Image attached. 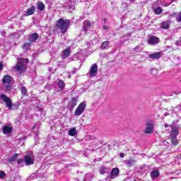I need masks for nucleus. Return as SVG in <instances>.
<instances>
[{"mask_svg":"<svg viewBox=\"0 0 181 181\" xmlns=\"http://www.w3.org/2000/svg\"><path fill=\"white\" fill-rule=\"evenodd\" d=\"M173 1H175V0H173Z\"/></svg>","mask_w":181,"mask_h":181,"instance_id":"46","label":"nucleus"},{"mask_svg":"<svg viewBox=\"0 0 181 181\" xmlns=\"http://www.w3.org/2000/svg\"><path fill=\"white\" fill-rule=\"evenodd\" d=\"M177 135H179V132H177V128L176 127L173 128L170 135V138H176Z\"/></svg>","mask_w":181,"mask_h":181,"instance_id":"15","label":"nucleus"},{"mask_svg":"<svg viewBox=\"0 0 181 181\" xmlns=\"http://www.w3.org/2000/svg\"><path fill=\"white\" fill-rule=\"evenodd\" d=\"M21 93H22L23 95H26V94L28 93V90H26V88L22 87Z\"/></svg>","mask_w":181,"mask_h":181,"instance_id":"31","label":"nucleus"},{"mask_svg":"<svg viewBox=\"0 0 181 181\" xmlns=\"http://www.w3.org/2000/svg\"><path fill=\"white\" fill-rule=\"evenodd\" d=\"M70 25V20H64L60 18L57 21V28L61 30L62 33H66L67 32V26Z\"/></svg>","mask_w":181,"mask_h":181,"instance_id":"1","label":"nucleus"},{"mask_svg":"<svg viewBox=\"0 0 181 181\" xmlns=\"http://www.w3.org/2000/svg\"><path fill=\"white\" fill-rule=\"evenodd\" d=\"M58 86L61 90H63V88H64V86H65L64 81H63L62 80L59 81Z\"/></svg>","mask_w":181,"mask_h":181,"instance_id":"26","label":"nucleus"},{"mask_svg":"<svg viewBox=\"0 0 181 181\" xmlns=\"http://www.w3.org/2000/svg\"><path fill=\"white\" fill-rule=\"evenodd\" d=\"M122 6L123 8H127L128 7V4H127L126 3H122Z\"/></svg>","mask_w":181,"mask_h":181,"instance_id":"37","label":"nucleus"},{"mask_svg":"<svg viewBox=\"0 0 181 181\" xmlns=\"http://www.w3.org/2000/svg\"><path fill=\"white\" fill-rule=\"evenodd\" d=\"M125 163L128 166H134V165H135V161L134 160H128L125 161Z\"/></svg>","mask_w":181,"mask_h":181,"instance_id":"25","label":"nucleus"},{"mask_svg":"<svg viewBox=\"0 0 181 181\" xmlns=\"http://www.w3.org/2000/svg\"><path fill=\"white\" fill-rule=\"evenodd\" d=\"M19 108V105L14 103L11 105V110H18Z\"/></svg>","mask_w":181,"mask_h":181,"instance_id":"30","label":"nucleus"},{"mask_svg":"<svg viewBox=\"0 0 181 181\" xmlns=\"http://www.w3.org/2000/svg\"><path fill=\"white\" fill-rule=\"evenodd\" d=\"M71 50V47H68L66 49L64 50V57H69L70 56V51Z\"/></svg>","mask_w":181,"mask_h":181,"instance_id":"20","label":"nucleus"},{"mask_svg":"<svg viewBox=\"0 0 181 181\" xmlns=\"http://www.w3.org/2000/svg\"><path fill=\"white\" fill-rule=\"evenodd\" d=\"M12 132V127L10 126H4L3 127V134L4 135H9Z\"/></svg>","mask_w":181,"mask_h":181,"instance_id":"13","label":"nucleus"},{"mask_svg":"<svg viewBox=\"0 0 181 181\" xmlns=\"http://www.w3.org/2000/svg\"><path fill=\"white\" fill-rule=\"evenodd\" d=\"M28 62H29V59H21L13 67L14 70L19 71L20 73H23L26 70L25 63H28Z\"/></svg>","mask_w":181,"mask_h":181,"instance_id":"2","label":"nucleus"},{"mask_svg":"<svg viewBox=\"0 0 181 181\" xmlns=\"http://www.w3.org/2000/svg\"><path fill=\"white\" fill-rule=\"evenodd\" d=\"M169 26H170V23L168 21H164L160 24V28L162 29H169Z\"/></svg>","mask_w":181,"mask_h":181,"instance_id":"19","label":"nucleus"},{"mask_svg":"<svg viewBox=\"0 0 181 181\" xmlns=\"http://www.w3.org/2000/svg\"><path fill=\"white\" fill-rule=\"evenodd\" d=\"M134 52H138V50H139V46L134 47Z\"/></svg>","mask_w":181,"mask_h":181,"instance_id":"38","label":"nucleus"},{"mask_svg":"<svg viewBox=\"0 0 181 181\" xmlns=\"http://www.w3.org/2000/svg\"><path fill=\"white\" fill-rule=\"evenodd\" d=\"M69 9H71L72 11L74 9V6H71V8H69Z\"/></svg>","mask_w":181,"mask_h":181,"instance_id":"42","label":"nucleus"},{"mask_svg":"<svg viewBox=\"0 0 181 181\" xmlns=\"http://www.w3.org/2000/svg\"><path fill=\"white\" fill-rule=\"evenodd\" d=\"M108 170V168H102L100 170L101 175H105L107 173V171Z\"/></svg>","mask_w":181,"mask_h":181,"instance_id":"29","label":"nucleus"},{"mask_svg":"<svg viewBox=\"0 0 181 181\" xmlns=\"http://www.w3.org/2000/svg\"><path fill=\"white\" fill-rule=\"evenodd\" d=\"M12 81V77L10 76L6 75L2 79V83L6 88V91H11L12 90V86L11 82Z\"/></svg>","mask_w":181,"mask_h":181,"instance_id":"3","label":"nucleus"},{"mask_svg":"<svg viewBox=\"0 0 181 181\" xmlns=\"http://www.w3.org/2000/svg\"><path fill=\"white\" fill-rule=\"evenodd\" d=\"M177 94H178L177 93L175 92V95H177Z\"/></svg>","mask_w":181,"mask_h":181,"instance_id":"45","label":"nucleus"},{"mask_svg":"<svg viewBox=\"0 0 181 181\" xmlns=\"http://www.w3.org/2000/svg\"><path fill=\"white\" fill-rule=\"evenodd\" d=\"M16 158H18V154H14L13 156H12L9 161L10 162H15V160H16Z\"/></svg>","mask_w":181,"mask_h":181,"instance_id":"32","label":"nucleus"},{"mask_svg":"<svg viewBox=\"0 0 181 181\" xmlns=\"http://www.w3.org/2000/svg\"><path fill=\"white\" fill-rule=\"evenodd\" d=\"M97 73H98V66H97V64H93L89 71L90 77H95Z\"/></svg>","mask_w":181,"mask_h":181,"instance_id":"8","label":"nucleus"},{"mask_svg":"<svg viewBox=\"0 0 181 181\" xmlns=\"http://www.w3.org/2000/svg\"><path fill=\"white\" fill-rule=\"evenodd\" d=\"M4 70V62H0V71H2Z\"/></svg>","mask_w":181,"mask_h":181,"instance_id":"36","label":"nucleus"},{"mask_svg":"<svg viewBox=\"0 0 181 181\" xmlns=\"http://www.w3.org/2000/svg\"><path fill=\"white\" fill-rule=\"evenodd\" d=\"M119 156H120V158H124V156H125V154H124L123 153H121L119 154Z\"/></svg>","mask_w":181,"mask_h":181,"instance_id":"40","label":"nucleus"},{"mask_svg":"<svg viewBox=\"0 0 181 181\" xmlns=\"http://www.w3.org/2000/svg\"><path fill=\"white\" fill-rule=\"evenodd\" d=\"M68 134L70 136H74V135H76V134H77V131L76 130V128L74 127L72 129H71L69 132Z\"/></svg>","mask_w":181,"mask_h":181,"instance_id":"22","label":"nucleus"},{"mask_svg":"<svg viewBox=\"0 0 181 181\" xmlns=\"http://www.w3.org/2000/svg\"><path fill=\"white\" fill-rule=\"evenodd\" d=\"M119 175V169L118 168H114L109 174L110 179H115Z\"/></svg>","mask_w":181,"mask_h":181,"instance_id":"9","label":"nucleus"},{"mask_svg":"<svg viewBox=\"0 0 181 181\" xmlns=\"http://www.w3.org/2000/svg\"><path fill=\"white\" fill-rule=\"evenodd\" d=\"M37 5L40 11H45V4H43V2L39 1Z\"/></svg>","mask_w":181,"mask_h":181,"instance_id":"23","label":"nucleus"},{"mask_svg":"<svg viewBox=\"0 0 181 181\" xmlns=\"http://www.w3.org/2000/svg\"><path fill=\"white\" fill-rule=\"evenodd\" d=\"M37 39H39V35H37V33H33L31 35H30L28 40L29 42H33L37 40Z\"/></svg>","mask_w":181,"mask_h":181,"instance_id":"16","label":"nucleus"},{"mask_svg":"<svg viewBox=\"0 0 181 181\" xmlns=\"http://www.w3.org/2000/svg\"><path fill=\"white\" fill-rule=\"evenodd\" d=\"M154 127H155V123H153V121L148 120L146 123L145 134H152V132H153Z\"/></svg>","mask_w":181,"mask_h":181,"instance_id":"7","label":"nucleus"},{"mask_svg":"<svg viewBox=\"0 0 181 181\" xmlns=\"http://www.w3.org/2000/svg\"><path fill=\"white\" fill-rule=\"evenodd\" d=\"M108 45H110V42L109 41H105L102 43V45L100 47V49H102V50H104L105 49H107V47H108Z\"/></svg>","mask_w":181,"mask_h":181,"instance_id":"24","label":"nucleus"},{"mask_svg":"<svg viewBox=\"0 0 181 181\" xmlns=\"http://www.w3.org/2000/svg\"><path fill=\"white\" fill-rule=\"evenodd\" d=\"M90 28H91V22L85 21L83 23V30H84V32L87 33V32H88V29H90Z\"/></svg>","mask_w":181,"mask_h":181,"instance_id":"14","label":"nucleus"},{"mask_svg":"<svg viewBox=\"0 0 181 181\" xmlns=\"http://www.w3.org/2000/svg\"><path fill=\"white\" fill-rule=\"evenodd\" d=\"M0 34L1 35V36H3V37H5V36H6V31L3 30L0 32Z\"/></svg>","mask_w":181,"mask_h":181,"instance_id":"35","label":"nucleus"},{"mask_svg":"<svg viewBox=\"0 0 181 181\" xmlns=\"http://www.w3.org/2000/svg\"><path fill=\"white\" fill-rule=\"evenodd\" d=\"M173 145H177V137H170Z\"/></svg>","mask_w":181,"mask_h":181,"instance_id":"27","label":"nucleus"},{"mask_svg":"<svg viewBox=\"0 0 181 181\" xmlns=\"http://www.w3.org/2000/svg\"><path fill=\"white\" fill-rule=\"evenodd\" d=\"M168 124H165V128H168Z\"/></svg>","mask_w":181,"mask_h":181,"instance_id":"44","label":"nucleus"},{"mask_svg":"<svg viewBox=\"0 0 181 181\" xmlns=\"http://www.w3.org/2000/svg\"><path fill=\"white\" fill-rule=\"evenodd\" d=\"M6 175L4 171H0V179H4Z\"/></svg>","mask_w":181,"mask_h":181,"instance_id":"34","label":"nucleus"},{"mask_svg":"<svg viewBox=\"0 0 181 181\" xmlns=\"http://www.w3.org/2000/svg\"><path fill=\"white\" fill-rule=\"evenodd\" d=\"M69 105L71 108H74L77 105V98H73L69 103Z\"/></svg>","mask_w":181,"mask_h":181,"instance_id":"17","label":"nucleus"},{"mask_svg":"<svg viewBox=\"0 0 181 181\" xmlns=\"http://www.w3.org/2000/svg\"><path fill=\"white\" fill-rule=\"evenodd\" d=\"M35 8L34 6H31L29 8L27 9V11L25 13V16H30L35 13Z\"/></svg>","mask_w":181,"mask_h":181,"instance_id":"12","label":"nucleus"},{"mask_svg":"<svg viewBox=\"0 0 181 181\" xmlns=\"http://www.w3.org/2000/svg\"><path fill=\"white\" fill-rule=\"evenodd\" d=\"M130 2H134L135 0H129Z\"/></svg>","mask_w":181,"mask_h":181,"instance_id":"43","label":"nucleus"},{"mask_svg":"<svg viewBox=\"0 0 181 181\" xmlns=\"http://www.w3.org/2000/svg\"><path fill=\"white\" fill-rule=\"evenodd\" d=\"M158 176H159V170H153L151 173V177L153 179H156V177H158Z\"/></svg>","mask_w":181,"mask_h":181,"instance_id":"21","label":"nucleus"},{"mask_svg":"<svg viewBox=\"0 0 181 181\" xmlns=\"http://www.w3.org/2000/svg\"><path fill=\"white\" fill-rule=\"evenodd\" d=\"M23 162V159H22V158H19L18 160V163H22Z\"/></svg>","mask_w":181,"mask_h":181,"instance_id":"39","label":"nucleus"},{"mask_svg":"<svg viewBox=\"0 0 181 181\" xmlns=\"http://www.w3.org/2000/svg\"><path fill=\"white\" fill-rule=\"evenodd\" d=\"M177 22H181V13L178 14V16L175 18Z\"/></svg>","mask_w":181,"mask_h":181,"instance_id":"33","label":"nucleus"},{"mask_svg":"<svg viewBox=\"0 0 181 181\" xmlns=\"http://www.w3.org/2000/svg\"><path fill=\"white\" fill-rule=\"evenodd\" d=\"M30 47V42H25L23 46V49L24 50H28V49H29Z\"/></svg>","mask_w":181,"mask_h":181,"instance_id":"28","label":"nucleus"},{"mask_svg":"<svg viewBox=\"0 0 181 181\" xmlns=\"http://www.w3.org/2000/svg\"><path fill=\"white\" fill-rule=\"evenodd\" d=\"M148 45H158L159 43V38L158 37L151 36L148 40Z\"/></svg>","mask_w":181,"mask_h":181,"instance_id":"10","label":"nucleus"},{"mask_svg":"<svg viewBox=\"0 0 181 181\" xmlns=\"http://www.w3.org/2000/svg\"><path fill=\"white\" fill-rule=\"evenodd\" d=\"M25 163L26 165H33L35 163V156H33V152H28L25 156Z\"/></svg>","mask_w":181,"mask_h":181,"instance_id":"4","label":"nucleus"},{"mask_svg":"<svg viewBox=\"0 0 181 181\" xmlns=\"http://www.w3.org/2000/svg\"><path fill=\"white\" fill-rule=\"evenodd\" d=\"M1 100H3V101H4L6 107L8 108V110L10 111L12 110V100L10 99V98H8V96H6V95L5 94H2L0 95Z\"/></svg>","mask_w":181,"mask_h":181,"instance_id":"5","label":"nucleus"},{"mask_svg":"<svg viewBox=\"0 0 181 181\" xmlns=\"http://www.w3.org/2000/svg\"><path fill=\"white\" fill-rule=\"evenodd\" d=\"M86 103H81L75 110L74 115H76V117H79V115H81V114L84 112V110H86Z\"/></svg>","mask_w":181,"mask_h":181,"instance_id":"6","label":"nucleus"},{"mask_svg":"<svg viewBox=\"0 0 181 181\" xmlns=\"http://www.w3.org/2000/svg\"><path fill=\"white\" fill-rule=\"evenodd\" d=\"M152 8L153 9L156 15H160L162 13V8L157 7L155 8V5H153Z\"/></svg>","mask_w":181,"mask_h":181,"instance_id":"18","label":"nucleus"},{"mask_svg":"<svg viewBox=\"0 0 181 181\" xmlns=\"http://www.w3.org/2000/svg\"><path fill=\"white\" fill-rule=\"evenodd\" d=\"M103 28L105 29V30H107V29H108V27L107 25H103Z\"/></svg>","mask_w":181,"mask_h":181,"instance_id":"41","label":"nucleus"},{"mask_svg":"<svg viewBox=\"0 0 181 181\" xmlns=\"http://www.w3.org/2000/svg\"><path fill=\"white\" fill-rule=\"evenodd\" d=\"M148 57L152 60H158L160 57H162V52L150 54H148Z\"/></svg>","mask_w":181,"mask_h":181,"instance_id":"11","label":"nucleus"}]
</instances>
